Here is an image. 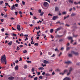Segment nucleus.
Listing matches in <instances>:
<instances>
[{
	"label": "nucleus",
	"mask_w": 80,
	"mask_h": 80,
	"mask_svg": "<svg viewBox=\"0 0 80 80\" xmlns=\"http://www.w3.org/2000/svg\"><path fill=\"white\" fill-rule=\"evenodd\" d=\"M41 13L40 14V15L41 16H42L43 15V14L44 13V12H41Z\"/></svg>",
	"instance_id": "nucleus-27"
},
{
	"label": "nucleus",
	"mask_w": 80,
	"mask_h": 80,
	"mask_svg": "<svg viewBox=\"0 0 80 80\" xmlns=\"http://www.w3.org/2000/svg\"><path fill=\"white\" fill-rule=\"evenodd\" d=\"M17 29L18 30V31H20L21 29L20 28V25H18L17 26Z\"/></svg>",
	"instance_id": "nucleus-5"
},
{
	"label": "nucleus",
	"mask_w": 80,
	"mask_h": 80,
	"mask_svg": "<svg viewBox=\"0 0 80 80\" xmlns=\"http://www.w3.org/2000/svg\"><path fill=\"white\" fill-rule=\"evenodd\" d=\"M33 37H32L31 38V40H32V41L31 42V44H34V43H35L34 42H33ZM32 42H33V43H32Z\"/></svg>",
	"instance_id": "nucleus-12"
},
{
	"label": "nucleus",
	"mask_w": 80,
	"mask_h": 80,
	"mask_svg": "<svg viewBox=\"0 0 80 80\" xmlns=\"http://www.w3.org/2000/svg\"><path fill=\"white\" fill-rule=\"evenodd\" d=\"M9 45H11L12 44V41H10L9 43H8Z\"/></svg>",
	"instance_id": "nucleus-20"
},
{
	"label": "nucleus",
	"mask_w": 80,
	"mask_h": 80,
	"mask_svg": "<svg viewBox=\"0 0 80 80\" xmlns=\"http://www.w3.org/2000/svg\"><path fill=\"white\" fill-rule=\"evenodd\" d=\"M73 70V68H70V71L71 72V71H72V70Z\"/></svg>",
	"instance_id": "nucleus-61"
},
{
	"label": "nucleus",
	"mask_w": 80,
	"mask_h": 80,
	"mask_svg": "<svg viewBox=\"0 0 80 80\" xmlns=\"http://www.w3.org/2000/svg\"><path fill=\"white\" fill-rule=\"evenodd\" d=\"M27 62H28V63H32V61H27Z\"/></svg>",
	"instance_id": "nucleus-33"
},
{
	"label": "nucleus",
	"mask_w": 80,
	"mask_h": 80,
	"mask_svg": "<svg viewBox=\"0 0 80 80\" xmlns=\"http://www.w3.org/2000/svg\"><path fill=\"white\" fill-rule=\"evenodd\" d=\"M18 65H17L16 66L15 68V70H18Z\"/></svg>",
	"instance_id": "nucleus-15"
},
{
	"label": "nucleus",
	"mask_w": 80,
	"mask_h": 80,
	"mask_svg": "<svg viewBox=\"0 0 80 80\" xmlns=\"http://www.w3.org/2000/svg\"><path fill=\"white\" fill-rule=\"evenodd\" d=\"M61 30V28H57L56 29V31L55 33H57V32L58 31H59V30Z\"/></svg>",
	"instance_id": "nucleus-9"
},
{
	"label": "nucleus",
	"mask_w": 80,
	"mask_h": 80,
	"mask_svg": "<svg viewBox=\"0 0 80 80\" xmlns=\"http://www.w3.org/2000/svg\"><path fill=\"white\" fill-rule=\"evenodd\" d=\"M1 62L2 63L7 64V59L5 55H4L2 56L1 58Z\"/></svg>",
	"instance_id": "nucleus-1"
},
{
	"label": "nucleus",
	"mask_w": 80,
	"mask_h": 80,
	"mask_svg": "<svg viewBox=\"0 0 80 80\" xmlns=\"http://www.w3.org/2000/svg\"><path fill=\"white\" fill-rule=\"evenodd\" d=\"M41 65H42V67H44L46 66V64H44V65L43 63H42V64H41Z\"/></svg>",
	"instance_id": "nucleus-28"
},
{
	"label": "nucleus",
	"mask_w": 80,
	"mask_h": 80,
	"mask_svg": "<svg viewBox=\"0 0 80 80\" xmlns=\"http://www.w3.org/2000/svg\"><path fill=\"white\" fill-rule=\"evenodd\" d=\"M65 64H70V61H67L64 62Z\"/></svg>",
	"instance_id": "nucleus-16"
},
{
	"label": "nucleus",
	"mask_w": 80,
	"mask_h": 80,
	"mask_svg": "<svg viewBox=\"0 0 80 80\" xmlns=\"http://www.w3.org/2000/svg\"><path fill=\"white\" fill-rule=\"evenodd\" d=\"M15 7H18V4H15Z\"/></svg>",
	"instance_id": "nucleus-45"
},
{
	"label": "nucleus",
	"mask_w": 80,
	"mask_h": 80,
	"mask_svg": "<svg viewBox=\"0 0 80 80\" xmlns=\"http://www.w3.org/2000/svg\"><path fill=\"white\" fill-rule=\"evenodd\" d=\"M31 70L32 72H33L35 71V68H32Z\"/></svg>",
	"instance_id": "nucleus-24"
},
{
	"label": "nucleus",
	"mask_w": 80,
	"mask_h": 80,
	"mask_svg": "<svg viewBox=\"0 0 80 80\" xmlns=\"http://www.w3.org/2000/svg\"><path fill=\"white\" fill-rule=\"evenodd\" d=\"M33 19H34V20H37V18H36V17H35V16H34L33 17Z\"/></svg>",
	"instance_id": "nucleus-44"
},
{
	"label": "nucleus",
	"mask_w": 80,
	"mask_h": 80,
	"mask_svg": "<svg viewBox=\"0 0 80 80\" xmlns=\"http://www.w3.org/2000/svg\"><path fill=\"white\" fill-rule=\"evenodd\" d=\"M15 15H18V12H15Z\"/></svg>",
	"instance_id": "nucleus-47"
},
{
	"label": "nucleus",
	"mask_w": 80,
	"mask_h": 80,
	"mask_svg": "<svg viewBox=\"0 0 80 80\" xmlns=\"http://www.w3.org/2000/svg\"><path fill=\"white\" fill-rule=\"evenodd\" d=\"M4 20L3 19H1V22H3L4 21Z\"/></svg>",
	"instance_id": "nucleus-48"
},
{
	"label": "nucleus",
	"mask_w": 80,
	"mask_h": 80,
	"mask_svg": "<svg viewBox=\"0 0 80 80\" xmlns=\"http://www.w3.org/2000/svg\"><path fill=\"white\" fill-rule=\"evenodd\" d=\"M75 15H76V14L75 13H72L71 15V17H74V16H75Z\"/></svg>",
	"instance_id": "nucleus-19"
},
{
	"label": "nucleus",
	"mask_w": 80,
	"mask_h": 80,
	"mask_svg": "<svg viewBox=\"0 0 80 80\" xmlns=\"http://www.w3.org/2000/svg\"><path fill=\"white\" fill-rule=\"evenodd\" d=\"M58 10H59V8H58L57 7H56L55 8V12H58Z\"/></svg>",
	"instance_id": "nucleus-17"
},
{
	"label": "nucleus",
	"mask_w": 80,
	"mask_h": 80,
	"mask_svg": "<svg viewBox=\"0 0 80 80\" xmlns=\"http://www.w3.org/2000/svg\"><path fill=\"white\" fill-rule=\"evenodd\" d=\"M62 53V52H60V53L58 55V57H60Z\"/></svg>",
	"instance_id": "nucleus-41"
},
{
	"label": "nucleus",
	"mask_w": 80,
	"mask_h": 80,
	"mask_svg": "<svg viewBox=\"0 0 80 80\" xmlns=\"http://www.w3.org/2000/svg\"><path fill=\"white\" fill-rule=\"evenodd\" d=\"M27 51L26 50H25L24 51H23V53H27Z\"/></svg>",
	"instance_id": "nucleus-32"
},
{
	"label": "nucleus",
	"mask_w": 80,
	"mask_h": 80,
	"mask_svg": "<svg viewBox=\"0 0 80 80\" xmlns=\"http://www.w3.org/2000/svg\"><path fill=\"white\" fill-rule=\"evenodd\" d=\"M15 18H11V20H14Z\"/></svg>",
	"instance_id": "nucleus-64"
},
{
	"label": "nucleus",
	"mask_w": 80,
	"mask_h": 80,
	"mask_svg": "<svg viewBox=\"0 0 80 80\" xmlns=\"http://www.w3.org/2000/svg\"><path fill=\"white\" fill-rule=\"evenodd\" d=\"M22 47H23V45H20L19 46V47H20V48H22Z\"/></svg>",
	"instance_id": "nucleus-57"
},
{
	"label": "nucleus",
	"mask_w": 80,
	"mask_h": 80,
	"mask_svg": "<svg viewBox=\"0 0 80 80\" xmlns=\"http://www.w3.org/2000/svg\"><path fill=\"white\" fill-rule=\"evenodd\" d=\"M45 1H47V2H49V3H50V0H45Z\"/></svg>",
	"instance_id": "nucleus-39"
},
{
	"label": "nucleus",
	"mask_w": 80,
	"mask_h": 80,
	"mask_svg": "<svg viewBox=\"0 0 80 80\" xmlns=\"http://www.w3.org/2000/svg\"><path fill=\"white\" fill-rule=\"evenodd\" d=\"M35 45H36V46H38V43H35L34 44Z\"/></svg>",
	"instance_id": "nucleus-50"
},
{
	"label": "nucleus",
	"mask_w": 80,
	"mask_h": 80,
	"mask_svg": "<svg viewBox=\"0 0 80 80\" xmlns=\"http://www.w3.org/2000/svg\"><path fill=\"white\" fill-rule=\"evenodd\" d=\"M23 34L22 33L20 35V37H23Z\"/></svg>",
	"instance_id": "nucleus-40"
},
{
	"label": "nucleus",
	"mask_w": 80,
	"mask_h": 80,
	"mask_svg": "<svg viewBox=\"0 0 80 80\" xmlns=\"http://www.w3.org/2000/svg\"><path fill=\"white\" fill-rule=\"evenodd\" d=\"M63 15H66L67 14V12H62Z\"/></svg>",
	"instance_id": "nucleus-25"
},
{
	"label": "nucleus",
	"mask_w": 80,
	"mask_h": 80,
	"mask_svg": "<svg viewBox=\"0 0 80 80\" xmlns=\"http://www.w3.org/2000/svg\"><path fill=\"white\" fill-rule=\"evenodd\" d=\"M19 13L20 14V15H22V12H21V11H19Z\"/></svg>",
	"instance_id": "nucleus-37"
},
{
	"label": "nucleus",
	"mask_w": 80,
	"mask_h": 80,
	"mask_svg": "<svg viewBox=\"0 0 80 80\" xmlns=\"http://www.w3.org/2000/svg\"><path fill=\"white\" fill-rule=\"evenodd\" d=\"M8 79L9 80H13V79H14V77H10L8 78Z\"/></svg>",
	"instance_id": "nucleus-10"
},
{
	"label": "nucleus",
	"mask_w": 80,
	"mask_h": 80,
	"mask_svg": "<svg viewBox=\"0 0 80 80\" xmlns=\"http://www.w3.org/2000/svg\"><path fill=\"white\" fill-rule=\"evenodd\" d=\"M22 4L23 5H25V2L24 1H22Z\"/></svg>",
	"instance_id": "nucleus-29"
},
{
	"label": "nucleus",
	"mask_w": 80,
	"mask_h": 80,
	"mask_svg": "<svg viewBox=\"0 0 80 80\" xmlns=\"http://www.w3.org/2000/svg\"><path fill=\"white\" fill-rule=\"evenodd\" d=\"M38 69L39 70H44V68H43V67H40L39 68H38Z\"/></svg>",
	"instance_id": "nucleus-13"
},
{
	"label": "nucleus",
	"mask_w": 80,
	"mask_h": 80,
	"mask_svg": "<svg viewBox=\"0 0 80 80\" xmlns=\"http://www.w3.org/2000/svg\"><path fill=\"white\" fill-rule=\"evenodd\" d=\"M19 58L20 59L19 60V61H22V58L20 57Z\"/></svg>",
	"instance_id": "nucleus-58"
},
{
	"label": "nucleus",
	"mask_w": 80,
	"mask_h": 80,
	"mask_svg": "<svg viewBox=\"0 0 80 80\" xmlns=\"http://www.w3.org/2000/svg\"><path fill=\"white\" fill-rule=\"evenodd\" d=\"M70 49V47H67L66 48V50L68 51Z\"/></svg>",
	"instance_id": "nucleus-26"
},
{
	"label": "nucleus",
	"mask_w": 80,
	"mask_h": 80,
	"mask_svg": "<svg viewBox=\"0 0 80 80\" xmlns=\"http://www.w3.org/2000/svg\"><path fill=\"white\" fill-rule=\"evenodd\" d=\"M66 72H67V70L65 69L64 71L63 72H60L59 73V74H60V75H63L65 74Z\"/></svg>",
	"instance_id": "nucleus-3"
},
{
	"label": "nucleus",
	"mask_w": 80,
	"mask_h": 80,
	"mask_svg": "<svg viewBox=\"0 0 80 80\" xmlns=\"http://www.w3.org/2000/svg\"><path fill=\"white\" fill-rule=\"evenodd\" d=\"M26 39H24L25 41H27V40H28V38L26 37Z\"/></svg>",
	"instance_id": "nucleus-43"
},
{
	"label": "nucleus",
	"mask_w": 80,
	"mask_h": 80,
	"mask_svg": "<svg viewBox=\"0 0 80 80\" xmlns=\"http://www.w3.org/2000/svg\"><path fill=\"white\" fill-rule=\"evenodd\" d=\"M39 34V32H38L37 35H36L37 37H40V34Z\"/></svg>",
	"instance_id": "nucleus-23"
},
{
	"label": "nucleus",
	"mask_w": 80,
	"mask_h": 80,
	"mask_svg": "<svg viewBox=\"0 0 80 80\" xmlns=\"http://www.w3.org/2000/svg\"><path fill=\"white\" fill-rule=\"evenodd\" d=\"M30 15H33V13H32V12H30Z\"/></svg>",
	"instance_id": "nucleus-59"
},
{
	"label": "nucleus",
	"mask_w": 80,
	"mask_h": 80,
	"mask_svg": "<svg viewBox=\"0 0 80 80\" xmlns=\"http://www.w3.org/2000/svg\"><path fill=\"white\" fill-rule=\"evenodd\" d=\"M52 52H48V55H52Z\"/></svg>",
	"instance_id": "nucleus-35"
},
{
	"label": "nucleus",
	"mask_w": 80,
	"mask_h": 80,
	"mask_svg": "<svg viewBox=\"0 0 80 80\" xmlns=\"http://www.w3.org/2000/svg\"><path fill=\"white\" fill-rule=\"evenodd\" d=\"M53 32V29H51L50 31V32L51 33H52V32Z\"/></svg>",
	"instance_id": "nucleus-31"
},
{
	"label": "nucleus",
	"mask_w": 80,
	"mask_h": 80,
	"mask_svg": "<svg viewBox=\"0 0 80 80\" xmlns=\"http://www.w3.org/2000/svg\"><path fill=\"white\" fill-rule=\"evenodd\" d=\"M70 17V16L68 15L67 17H64V20H65L66 18H68L69 17Z\"/></svg>",
	"instance_id": "nucleus-22"
},
{
	"label": "nucleus",
	"mask_w": 80,
	"mask_h": 80,
	"mask_svg": "<svg viewBox=\"0 0 80 80\" xmlns=\"http://www.w3.org/2000/svg\"><path fill=\"white\" fill-rule=\"evenodd\" d=\"M43 5L44 6V7H47L48 6V3L47 2H44Z\"/></svg>",
	"instance_id": "nucleus-2"
},
{
	"label": "nucleus",
	"mask_w": 80,
	"mask_h": 80,
	"mask_svg": "<svg viewBox=\"0 0 80 80\" xmlns=\"http://www.w3.org/2000/svg\"><path fill=\"white\" fill-rule=\"evenodd\" d=\"M55 56V54H53V55L51 56V57H54Z\"/></svg>",
	"instance_id": "nucleus-54"
},
{
	"label": "nucleus",
	"mask_w": 80,
	"mask_h": 80,
	"mask_svg": "<svg viewBox=\"0 0 80 80\" xmlns=\"http://www.w3.org/2000/svg\"><path fill=\"white\" fill-rule=\"evenodd\" d=\"M5 6H7V5H8V3H5Z\"/></svg>",
	"instance_id": "nucleus-53"
},
{
	"label": "nucleus",
	"mask_w": 80,
	"mask_h": 80,
	"mask_svg": "<svg viewBox=\"0 0 80 80\" xmlns=\"http://www.w3.org/2000/svg\"><path fill=\"white\" fill-rule=\"evenodd\" d=\"M48 16H51V17H52V14H50V13H49V14H48Z\"/></svg>",
	"instance_id": "nucleus-55"
},
{
	"label": "nucleus",
	"mask_w": 80,
	"mask_h": 80,
	"mask_svg": "<svg viewBox=\"0 0 80 80\" xmlns=\"http://www.w3.org/2000/svg\"><path fill=\"white\" fill-rule=\"evenodd\" d=\"M38 75H40V72H38Z\"/></svg>",
	"instance_id": "nucleus-46"
},
{
	"label": "nucleus",
	"mask_w": 80,
	"mask_h": 80,
	"mask_svg": "<svg viewBox=\"0 0 80 80\" xmlns=\"http://www.w3.org/2000/svg\"><path fill=\"white\" fill-rule=\"evenodd\" d=\"M28 67V66H27V65H25L24 66V68H27Z\"/></svg>",
	"instance_id": "nucleus-30"
},
{
	"label": "nucleus",
	"mask_w": 80,
	"mask_h": 80,
	"mask_svg": "<svg viewBox=\"0 0 80 80\" xmlns=\"http://www.w3.org/2000/svg\"><path fill=\"white\" fill-rule=\"evenodd\" d=\"M63 49H64V48L63 47H62V48H61V50H63Z\"/></svg>",
	"instance_id": "nucleus-62"
},
{
	"label": "nucleus",
	"mask_w": 80,
	"mask_h": 80,
	"mask_svg": "<svg viewBox=\"0 0 80 80\" xmlns=\"http://www.w3.org/2000/svg\"><path fill=\"white\" fill-rule=\"evenodd\" d=\"M77 8H80V6H77Z\"/></svg>",
	"instance_id": "nucleus-63"
},
{
	"label": "nucleus",
	"mask_w": 80,
	"mask_h": 80,
	"mask_svg": "<svg viewBox=\"0 0 80 80\" xmlns=\"http://www.w3.org/2000/svg\"><path fill=\"white\" fill-rule=\"evenodd\" d=\"M67 71H66V72L67 73V76H69L70 75V69L67 70Z\"/></svg>",
	"instance_id": "nucleus-4"
},
{
	"label": "nucleus",
	"mask_w": 80,
	"mask_h": 80,
	"mask_svg": "<svg viewBox=\"0 0 80 80\" xmlns=\"http://www.w3.org/2000/svg\"><path fill=\"white\" fill-rule=\"evenodd\" d=\"M70 41H71V43H72V42H74V40H73V39L72 37H70Z\"/></svg>",
	"instance_id": "nucleus-14"
},
{
	"label": "nucleus",
	"mask_w": 80,
	"mask_h": 80,
	"mask_svg": "<svg viewBox=\"0 0 80 80\" xmlns=\"http://www.w3.org/2000/svg\"><path fill=\"white\" fill-rule=\"evenodd\" d=\"M56 24H58V23H60V22L58 21V22H56Z\"/></svg>",
	"instance_id": "nucleus-51"
},
{
	"label": "nucleus",
	"mask_w": 80,
	"mask_h": 80,
	"mask_svg": "<svg viewBox=\"0 0 80 80\" xmlns=\"http://www.w3.org/2000/svg\"><path fill=\"white\" fill-rule=\"evenodd\" d=\"M63 80H70V78L68 77H66Z\"/></svg>",
	"instance_id": "nucleus-7"
},
{
	"label": "nucleus",
	"mask_w": 80,
	"mask_h": 80,
	"mask_svg": "<svg viewBox=\"0 0 80 80\" xmlns=\"http://www.w3.org/2000/svg\"><path fill=\"white\" fill-rule=\"evenodd\" d=\"M58 15H62V13H60L59 11V12Z\"/></svg>",
	"instance_id": "nucleus-60"
},
{
	"label": "nucleus",
	"mask_w": 80,
	"mask_h": 80,
	"mask_svg": "<svg viewBox=\"0 0 80 80\" xmlns=\"http://www.w3.org/2000/svg\"><path fill=\"white\" fill-rule=\"evenodd\" d=\"M45 75L46 76H50V74L48 73H47Z\"/></svg>",
	"instance_id": "nucleus-21"
},
{
	"label": "nucleus",
	"mask_w": 80,
	"mask_h": 80,
	"mask_svg": "<svg viewBox=\"0 0 80 80\" xmlns=\"http://www.w3.org/2000/svg\"><path fill=\"white\" fill-rule=\"evenodd\" d=\"M43 63H44L47 64V63H49V62H48V61L46 60H44Z\"/></svg>",
	"instance_id": "nucleus-11"
},
{
	"label": "nucleus",
	"mask_w": 80,
	"mask_h": 80,
	"mask_svg": "<svg viewBox=\"0 0 80 80\" xmlns=\"http://www.w3.org/2000/svg\"><path fill=\"white\" fill-rule=\"evenodd\" d=\"M4 18H6L7 17V15L6 14V15H4Z\"/></svg>",
	"instance_id": "nucleus-49"
},
{
	"label": "nucleus",
	"mask_w": 80,
	"mask_h": 80,
	"mask_svg": "<svg viewBox=\"0 0 80 80\" xmlns=\"http://www.w3.org/2000/svg\"><path fill=\"white\" fill-rule=\"evenodd\" d=\"M1 31L2 32H3L4 31H5V29H4V28H3L1 29Z\"/></svg>",
	"instance_id": "nucleus-38"
},
{
	"label": "nucleus",
	"mask_w": 80,
	"mask_h": 80,
	"mask_svg": "<svg viewBox=\"0 0 80 80\" xmlns=\"http://www.w3.org/2000/svg\"><path fill=\"white\" fill-rule=\"evenodd\" d=\"M72 53H73V54L75 55H78V52H75L74 51H72Z\"/></svg>",
	"instance_id": "nucleus-8"
},
{
	"label": "nucleus",
	"mask_w": 80,
	"mask_h": 80,
	"mask_svg": "<svg viewBox=\"0 0 80 80\" xmlns=\"http://www.w3.org/2000/svg\"><path fill=\"white\" fill-rule=\"evenodd\" d=\"M57 17L54 16L52 18V20H56V18H57Z\"/></svg>",
	"instance_id": "nucleus-18"
},
{
	"label": "nucleus",
	"mask_w": 80,
	"mask_h": 80,
	"mask_svg": "<svg viewBox=\"0 0 80 80\" xmlns=\"http://www.w3.org/2000/svg\"><path fill=\"white\" fill-rule=\"evenodd\" d=\"M12 36H14V37H16V34H15V33H13Z\"/></svg>",
	"instance_id": "nucleus-42"
},
{
	"label": "nucleus",
	"mask_w": 80,
	"mask_h": 80,
	"mask_svg": "<svg viewBox=\"0 0 80 80\" xmlns=\"http://www.w3.org/2000/svg\"><path fill=\"white\" fill-rule=\"evenodd\" d=\"M37 79H38V78L37 77H36L34 78V80H37Z\"/></svg>",
	"instance_id": "nucleus-36"
},
{
	"label": "nucleus",
	"mask_w": 80,
	"mask_h": 80,
	"mask_svg": "<svg viewBox=\"0 0 80 80\" xmlns=\"http://www.w3.org/2000/svg\"><path fill=\"white\" fill-rule=\"evenodd\" d=\"M3 3V1H1L0 2V5H2V3Z\"/></svg>",
	"instance_id": "nucleus-34"
},
{
	"label": "nucleus",
	"mask_w": 80,
	"mask_h": 80,
	"mask_svg": "<svg viewBox=\"0 0 80 80\" xmlns=\"http://www.w3.org/2000/svg\"><path fill=\"white\" fill-rule=\"evenodd\" d=\"M42 75H44L45 74V72H42Z\"/></svg>",
	"instance_id": "nucleus-52"
},
{
	"label": "nucleus",
	"mask_w": 80,
	"mask_h": 80,
	"mask_svg": "<svg viewBox=\"0 0 80 80\" xmlns=\"http://www.w3.org/2000/svg\"><path fill=\"white\" fill-rule=\"evenodd\" d=\"M15 9V5H13V6L11 7V10H13Z\"/></svg>",
	"instance_id": "nucleus-6"
},
{
	"label": "nucleus",
	"mask_w": 80,
	"mask_h": 80,
	"mask_svg": "<svg viewBox=\"0 0 80 80\" xmlns=\"http://www.w3.org/2000/svg\"><path fill=\"white\" fill-rule=\"evenodd\" d=\"M42 36H45V34L43 33V32H42Z\"/></svg>",
	"instance_id": "nucleus-56"
}]
</instances>
